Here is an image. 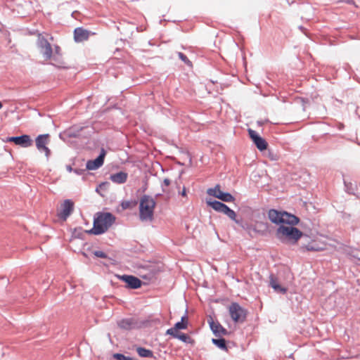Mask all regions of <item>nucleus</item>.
<instances>
[{"instance_id":"1","label":"nucleus","mask_w":360,"mask_h":360,"mask_svg":"<svg viewBox=\"0 0 360 360\" xmlns=\"http://www.w3.org/2000/svg\"><path fill=\"white\" fill-rule=\"evenodd\" d=\"M268 217L272 223L281 224L276 230V236L283 242L295 244L302 236V231L294 227L300 221L296 216L286 212L270 210Z\"/></svg>"},{"instance_id":"2","label":"nucleus","mask_w":360,"mask_h":360,"mask_svg":"<svg viewBox=\"0 0 360 360\" xmlns=\"http://www.w3.org/2000/svg\"><path fill=\"white\" fill-rule=\"evenodd\" d=\"M115 217L110 212H98L94 220V226L89 233L100 235L105 233L115 222Z\"/></svg>"},{"instance_id":"3","label":"nucleus","mask_w":360,"mask_h":360,"mask_svg":"<svg viewBox=\"0 0 360 360\" xmlns=\"http://www.w3.org/2000/svg\"><path fill=\"white\" fill-rule=\"evenodd\" d=\"M155 202L153 198L143 195L139 203V217L142 221H152L155 207Z\"/></svg>"},{"instance_id":"4","label":"nucleus","mask_w":360,"mask_h":360,"mask_svg":"<svg viewBox=\"0 0 360 360\" xmlns=\"http://www.w3.org/2000/svg\"><path fill=\"white\" fill-rule=\"evenodd\" d=\"M229 312L232 320L236 323H243L245 321L247 311L236 302H233L229 307Z\"/></svg>"},{"instance_id":"5","label":"nucleus","mask_w":360,"mask_h":360,"mask_svg":"<svg viewBox=\"0 0 360 360\" xmlns=\"http://www.w3.org/2000/svg\"><path fill=\"white\" fill-rule=\"evenodd\" d=\"M207 204L215 211L224 213L231 219L233 220L236 223H238V220L236 219V212L233 210L230 209L226 205L217 200H207Z\"/></svg>"},{"instance_id":"6","label":"nucleus","mask_w":360,"mask_h":360,"mask_svg":"<svg viewBox=\"0 0 360 360\" xmlns=\"http://www.w3.org/2000/svg\"><path fill=\"white\" fill-rule=\"evenodd\" d=\"M207 204L215 211L224 213L231 219L233 220L236 223H238V220L236 219V212L233 210L230 209L226 205L217 200H207Z\"/></svg>"},{"instance_id":"7","label":"nucleus","mask_w":360,"mask_h":360,"mask_svg":"<svg viewBox=\"0 0 360 360\" xmlns=\"http://www.w3.org/2000/svg\"><path fill=\"white\" fill-rule=\"evenodd\" d=\"M207 193L224 202H231L235 200L234 197L231 193L223 192L219 184L216 185L214 188H208Z\"/></svg>"},{"instance_id":"8","label":"nucleus","mask_w":360,"mask_h":360,"mask_svg":"<svg viewBox=\"0 0 360 360\" xmlns=\"http://www.w3.org/2000/svg\"><path fill=\"white\" fill-rule=\"evenodd\" d=\"M49 134H41L38 136L35 140L36 146L37 149L44 153L45 155L48 158L51 154L50 149L47 147L49 143Z\"/></svg>"},{"instance_id":"9","label":"nucleus","mask_w":360,"mask_h":360,"mask_svg":"<svg viewBox=\"0 0 360 360\" xmlns=\"http://www.w3.org/2000/svg\"><path fill=\"white\" fill-rule=\"evenodd\" d=\"M4 142H13L15 145L20 146L21 147L27 148L31 146L32 144V141L30 139L29 135H22L20 136H11L7 137L6 139L3 140Z\"/></svg>"},{"instance_id":"10","label":"nucleus","mask_w":360,"mask_h":360,"mask_svg":"<svg viewBox=\"0 0 360 360\" xmlns=\"http://www.w3.org/2000/svg\"><path fill=\"white\" fill-rule=\"evenodd\" d=\"M248 133L250 137L259 150L262 151L267 148L268 144L266 141L260 136H259V134L255 131L249 129Z\"/></svg>"},{"instance_id":"11","label":"nucleus","mask_w":360,"mask_h":360,"mask_svg":"<svg viewBox=\"0 0 360 360\" xmlns=\"http://www.w3.org/2000/svg\"><path fill=\"white\" fill-rule=\"evenodd\" d=\"M74 208V202L70 200H65L60 205V211L58 216L65 220L72 212Z\"/></svg>"},{"instance_id":"12","label":"nucleus","mask_w":360,"mask_h":360,"mask_svg":"<svg viewBox=\"0 0 360 360\" xmlns=\"http://www.w3.org/2000/svg\"><path fill=\"white\" fill-rule=\"evenodd\" d=\"M210 328L216 336L221 337L228 334V331L217 321L212 317L208 319Z\"/></svg>"},{"instance_id":"13","label":"nucleus","mask_w":360,"mask_h":360,"mask_svg":"<svg viewBox=\"0 0 360 360\" xmlns=\"http://www.w3.org/2000/svg\"><path fill=\"white\" fill-rule=\"evenodd\" d=\"M120 278L127 284V287L131 289H137L141 286V281L134 276L123 275Z\"/></svg>"},{"instance_id":"14","label":"nucleus","mask_w":360,"mask_h":360,"mask_svg":"<svg viewBox=\"0 0 360 360\" xmlns=\"http://www.w3.org/2000/svg\"><path fill=\"white\" fill-rule=\"evenodd\" d=\"M60 48L58 46H54V51L52 53V64L58 68H65L66 65L65 62L61 58Z\"/></svg>"},{"instance_id":"15","label":"nucleus","mask_w":360,"mask_h":360,"mask_svg":"<svg viewBox=\"0 0 360 360\" xmlns=\"http://www.w3.org/2000/svg\"><path fill=\"white\" fill-rule=\"evenodd\" d=\"M105 152L103 150L101 153L94 160H89L86 162V169L88 170H95L101 167L104 162Z\"/></svg>"},{"instance_id":"16","label":"nucleus","mask_w":360,"mask_h":360,"mask_svg":"<svg viewBox=\"0 0 360 360\" xmlns=\"http://www.w3.org/2000/svg\"><path fill=\"white\" fill-rule=\"evenodd\" d=\"M90 32L83 29L82 27H77L74 31V39L77 42H82L89 39Z\"/></svg>"},{"instance_id":"17","label":"nucleus","mask_w":360,"mask_h":360,"mask_svg":"<svg viewBox=\"0 0 360 360\" xmlns=\"http://www.w3.org/2000/svg\"><path fill=\"white\" fill-rule=\"evenodd\" d=\"M128 179V174L124 172H119L112 174L110 176V179L112 182L117 184H124Z\"/></svg>"},{"instance_id":"18","label":"nucleus","mask_w":360,"mask_h":360,"mask_svg":"<svg viewBox=\"0 0 360 360\" xmlns=\"http://www.w3.org/2000/svg\"><path fill=\"white\" fill-rule=\"evenodd\" d=\"M187 319L186 317L183 316L180 322H177L173 328L168 329L166 333L167 334L176 333L180 329H186L187 328Z\"/></svg>"},{"instance_id":"19","label":"nucleus","mask_w":360,"mask_h":360,"mask_svg":"<svg viewBox=\"0 0 360 360\" xmlns=\"http://www.w3.org/2000/svg\"><path fill=\"white\" fill-rule=\"evenodd\" d=\"M305 250L308 251H322L325 250V244L323 243H319L316 240H312L311 242L309 243L307 245H304L302 247Z\"/></svg>"},{"instance_id":"20","label":"nucleus","mask_w":360,"mask_h":360,"mask_svg":"<svg viewBox=\"0 0 360 360\" xmlns=\"http://www.w3.org/2000/svg\"><path fill=\"white\" fill-rule=\"evenodd\" d=\"M41 53L46 60H51L52 58L53 49L51 44L44 47V50H41Z\"/></svg>"},{"instance_id":"21","label":"nucleus","mask_w":360,"mask_h":360,"mask_svg":"<svg viewBox=\"0 0 360 360\" xmlns=\"http://www.w3.org/2000/svg\"><path fill=\"white\" fill-rule=\"evenodd\" d=\"M136 351L140 356L148 358H151L153 356V353L150 349H147L143 347H138Z\"/></svg>"},{"instance_id":"22","label":"nucleus","mask_w":360,"mask_h":360,"mask_svg":"<svg viewBox=\"0 0 360 360\" xmlns=\"http://www.w3.org/2000/svg\"><path fill=\"white\" fill-rule=\"evenodd\" d=\"M50 44L47 39L42 34H39L37 36V46L40 50H44V47Z\"/></svg>"},{"instance_id":"23","label":"nucleus","mask_w":360,"mask_h":360,"mask_svg":"<svg viewBox=\"0 0 360 360\" xmlns=\"http://www.w3.org/2000/svg\"><path fill=\"white\" fill-rule=\"evenodd\" d=\"M212 342L219 349L227 351L226 340L224 338L212 339Z\"/></svg>"},{"instance_id":"24","label":"nucleus","mask_w":360,"mask_h":360,"mask_svg":"<svg viewBox=\"0 0 360 360\" xmlns=\"http://www.w3.org/2000/svg\"><path fill=\"white\" fill-rule=\"evenodd\" d=\"M270 285L276 291L281 292L282 293L286 292V289L285 288L281 287L273 277H271Z\"/></svg>"},{"instance_id":"25","label":"nucleus","mask_w":360,"mask_h":360,"mask_svg":"<svg viewBox=\"0 0 360 360\" xmlns=\"http://www.w3.org/2000/svg\"><path fill=\"white\" fill-rule=\"evenodd\" d=\"M175 338H178L181 340L183 342H187L188 339H189V337L184 333H181L179 332H177L176 333L170 334Z\"/></svg>"},{"instance_id":"26","label":"nucleus","mask_w":360,"mask_h":360,"mask_svg":"<svg viewBox=\"0 0 360 360\" xmlns=\"http://www.w3.org/2000/svg\"><path fill=\"white\" fill-rule=\"evenodd\" d=\"M114 358L117 360H133L132 358L129 356H126L124 354H115L113 355Z\"/></svg>"},{"instance_id":"27","label":"nucleus","mask_w":360,"mask_h":360,"mask_svg":"<svg viewBox=\"0 0 360 360\" xmlns=\"http://www.w3.org/2000/svg\"><path fill=\"white\" fill-rule=\"evenodd\" d=\"M178 56H179V58L182 61H184L186 64H187V65H188L190 66L192 65L191 62L188 59V58L184 53L179 52L178 53Z\"/></svg>"},{"instance_id":"28","label":"nucleus","mask_w":360,"mask_h":360,"mask_svg":"<svg viewBox=\"0 0 360 360\" xmlns=\"http://www.w3.org/2000/svg\"><path fill=\"white\" fill-rule=\"evenodd\" d=\"M94 255L98 257H100V258H106L107 257L106 254L102 251H95Z\"/></svg>"},{"instance_id":"29","label":"nucleus","mask_w":360,"mask_h":360,"mask_svg":"<svg viewBox=\"0 0 360 360\" xmlns=\"http://www.w3.org/2000/svg\"><path fill=\"white\" fill-rule=\"evenodd\" d=\"M163 184L165 186H168L170 184V181L168 179H165L163 181Z\"/></svg>"},{"instance_id":"30","label":"nucleus","mask_w":360,"mask_h":360,"mask_svg":"<svg viewBox=\"0 0 360 360\" xmlns=\"http://www.w3.org/2000/svg\"><path fill=\"white\" fill-rule=\"evenodd\" d=\"M181 195L183 196V197H186V189L185 187L183 188V190L181 193Z\"/></svg>"},{"instance_id":"31","label":"nucleus","mask_w":360,"mask_h":360,"mask_svg":"<svg viewBox=\"0 0 360 360\" xmlns=\"http://www.w3.org/2000/svg\"><path fill=\"white\" fill-rule=\"evenodd\" d=\"M129 204V203L128 202H122V205L123 208L125 209V208L128 207Z\"/></svg>"},{"instance_id":"32","label":"nucleus","mask_w":360,"mask_h":360,"mask_svg":"<svg viewBox=\"0 0 360 360\" xmlns=\"http://www.w3.org/2000/svg\"><path fill=\"white\" fill-rule=\"evenodd\" d=\"M67 170H68V172H72V167H71V166H70V165L67 166Z\"/></svg>"},{"instance_id":"33","label":"nucleus","mask_w":360,"mask_h":360,"mask_svg":"<svg viewBox=\"0 0 360 360\" xmlns=\"http://www.w3.org/2000/svg\"><path fill=\"white\" fill-rule=\"evenodd\" d=\"M124 323V321H122V322L120 323V326H123V325H122V324H123Z\"/></svg>"},{"instance_id":"34","label":"nucleus","mask_w":360,"mask_h":360,"mask_svg":"<svg viewBox=\"0 0 360 360\" xmlns=\"http://www.w3.org/2000/svg\"><path fill=\"white\" fill-rule=\"evenodd\" d=\"M2 106H3L2 103H1V102H0V109L2 108Z\"/></svg>"}]
</instances>
